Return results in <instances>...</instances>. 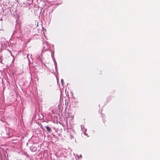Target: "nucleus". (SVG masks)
<instances>
[{
	"instance_id": "nucleus-2",
	"label": "nucleus",
	"mask_w": 160,
	"mask_h": 160,
	"mask_svg": "<svg viewBox=\"0 0 160 160\" xmlns=\"http://www.w3.org/2000/svg\"><path fill=\"white\" fill-rule=\"evenodd\" d=\"M61 82L62 83V85H63V82H64L63 80V79H61Z\"/></svg>"
},
{
	"instance_id": "nucleus-1",
	"label": "nucleus",
	"mask_w": 160,
	"mask_h": 160,
	"mask_svg": "<svg viewBox=\"0 0 160 160\" xmlns=\"http://www.w3.org/2000/svg\"><path fill=\"white\" fill-rule=\"evenodd\" d=\"M46 128L47 131H48L49 132H50V131L51 130V128L50 127H49L48 126H47L46 127Z\"/></svg>"
}]
</instances>
